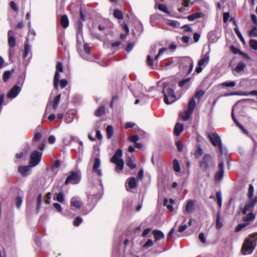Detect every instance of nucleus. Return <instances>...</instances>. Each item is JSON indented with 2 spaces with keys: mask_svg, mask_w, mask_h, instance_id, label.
<instances>
[{
  "mask_svg": "<svg viewBox=\"0 0 257 257\" xmlns=\"http://www.w3.org/2000/svg\"><path fill=\"white\" fill-rule=\"evenodd\" d=\"M22 198L19 196L17 197L16 199V207L17 208H20L22 205Z\"/></svg>",
  "mask_w": 257,
  "mask_h": 257,
  "instance_id": "6e6d98bb",
  "label": "nucleus"
},
{
  "mask_svg": "<svg viewBox=\"0 0 257 257\" xmlns=\"http://www.w3.org/2000/svg\"><path fill=\"white\" fill-rule=\"evenodd\" d=\"M105 112V108L103 106H100L96 111L95 115L97 116H101Z\"/></svg>",
  "mask_w": 257,
  "mask_h": 257,
  "instance_id": "4c0bfd02",
  "label": "nucleus"
},
{
  "mask_svg": "<svg viewBox=\"0 0 257 257\" xmlns=\"http://www.w3.org/2000/svg\"><path fill=\"white\" fill-rule=\"evenodd\" d=\"M184 126L183 124L178 122V136L183 131Z\"/></svg>",
  "mask_w": 257,
  "mask_h": 257,
  "instance_id": "e2e57ef3",
  "label": "nucleus"
},
{
  "mask_svg": "<svg viewBox=\"0 0 257 257\" xmlns=\"http://www.w3.org/2000/svg\"><path fill=\"white\" fill-rule=\"evenodd\" d=\"M193 112L187 109L181 114L180 117L182 120H187L191 116Z\"/></svg>",
  "mask_w": 257,
  "mask_h": 257,
  "instance_id": "393cba45",
  "label": "nucleus"
},
{
  "mask_svg": "<svg viewBox=\"0 0 257 257\" xmlns=\"http://www.w3.org/2000/svg\"><path fill=\"white\" fill-rule=\"evenodd\" d=\"M257 241V233L250 234L246 238L242 247L241 251L243 254H250L254 250Z\"/></svg>",
  "mask_w": 257,
  "mask_h": 257,
  "instance_id": "f03ea898",
  "label": "nucleus"
},
{
  "mask_svg": "<svg viewBox=\"0 0 257 257\" xmlns=\"http://www.w3.org/2000/svg\"><path fill=\"white\" fill-rule=\"evenodd\" d=\"M157 8L161 11L164 12L167 14H169V13L168 11L167 7L166 5L164 4H159L158 5Z\"/></svg>",
  "mask_w": 257,
  "mask_h": 257,
  "instance_id": "37998d69",
  "label": "nucleus"
},
{
  "mask_svg": "<svg viewBox=\"0 0 257 257\" xmlns=\"http://www.w3.org/2000/svg\"><path fill=\"white\" fill-rule=\"evenodd\" d=\"M207 136L214 147L217 146L218 147L220 154L221 155H226L227 153L226 150L225 148H223L222 142L219 135L215 133H212V134L208 133Z\"/></svg>",
  "mask_w": 257,
  "mask_h": 257,
  "instance_id": "7ed1b4c3",
  "label": "nucleus"
},
{
  "mask_svg": "<svg viewBox=\"0 0 257 257\" xmlns=\"http://www.w3.org/2000/svg\"><path fill=\"white\" fill-rule=\"evenodd\" d=\"M257 202V197H255L252 200H248L242 209V213L246 214L248 212H252V210Z\"/></svg>",
  "mask_w": 257,
  "mask_h": 257,
  "instance_id": "9b49d317",
  "label": "nucleus"
},
{
  "mask_svg": "<svg viewBox=\"0 0 257 257\" xmlns=\"http://www.w3.org/2000/svg\"><path fill=\"white\" fill-rule=\"evenodd\" d=\"M82 221V219L81 217L78 216L77 217L73 222L74 225L77 226H78Z\"/></svg>",
  "mask_w": 257,
  "mask_h": 257,
  "instance_id": "8fccbe9b",
  "label": "nucleus"
},
{
  "mask_svg": "<svg viewBox=\"0 0 257 257\" xmlns=\"http://www.w3.org/2000/svg\"><path fill=\"white\" fill-rule=\"evenodd\" d=\"M203 154V150L200 147H198L196 152L195 153V156L196 158L199 157Z\"/></svg>",
  "mask_w": 257,
  "mask_h": 257,
  "instance_id": "4d7b16f0",
  "label": "nucleus"
},
{
  "mask_svg": "<svg viewBox=\"0 0 257 257\" xmlns=\"http://www.w3.org/2000/svg\"><path fill=\"white\" fill-rule=\"evenodd\" d=\"M113 15L115 18L118 20H122L123 18L122 13L117 9H115L114 11Z\"/></svg>",
  "mask_w": 257,
  "mask_h": 257,
  "instance_id": "79ce46f5",
  "label": "nucleus"
},
{
  "mask_svg": "<svg viewBox=\"0 0 257 257\" xmlns=\"http://www.w3.org/2000/svg\"><path fill=\"white\" fill-rule=\"evenodd\" d=\"M201 15L202 14L201 12L195 13L188 17V19L189 21H193L197 18H200Z\"/></svg>",
  "mask_w": 257,
  "mask_h": 257,
  "instance_id": "72a5a7b5",
  "label": "nucleus"
},
{
  "mask_svg": "<svg viewBox=\"0 0 257 257\" xmlns=\"http://www.w3.org/2000/svg\"><path fill=\"white\" fill-rule=\"evenodd\" d=\"M81 179L80 172L71 171L65 181V184L68 185L69 183L73 184H78Z\"/></svg>",
  "mask_w": 257,
  "mask_h": 257,
  "instance_id": "0eeeda50",
  "label": "nucleus"
},
{
  "mask_svg": "<svg viewBox=\"0 0 257 257\" xmlns=\"http://www.w3.org/2000/svg\"><path fill=\"white\" fill-rule=\"evenodd\" d=\"M128 140L131 142L136 143L139 140V137L138 135L130 136Z\"/></svg>",
  "mask_w": 257,
  "mask_h": 257,
  "instance_id": "603ef678",
  "label": "nucleus"
},
{
  "mask_svg": "<svg viewBox=\"0 0 257 257\" xmlns=\"http://www.w3.org/2000/svg\"><path fill=\"white\" fill-rule=\"evenodd\" d=\"M235 82L234 81H230V82H224L222 83L220 85L222 87H233L235 86Z\"/></svg>",
  "mask_w": 257,
  "mask_h": 257,
  "instance_id": "ea45409f",
  "label": "nucleus"
},
{
  "mask_svg": "<svg viewBox=\"0 0 257 257\" xmlns=\"http://www.w3.org/2000/svg\"><path fill=\"white\" fill-rule=\"evenodd\" d=\"M42 204V194H39L37 197V212L38 213L40 211Z\"/></svg>",
  "mask_w": 257,
  "mask_h": 257,
  "instance_id": "f704fd0d",
  "label": "nucleus"
},
{
  "mask_svg": "<svg viewBox=\"0 0 257 257\" xmlns=\"http://www.w3.org/2000/svg\"><path fill=\"white\" fill-rule=\"evenodd\" d=\"M106 133L108 139H110L113 134V129L111 125H109L107 126Z\"/></svg>",
  "mask_w": 257,
  "mask_h": 257,
  "instance_id": "58836bf2",
  "label": "nucleus"
},
{
  "mask_svg": "<svg viewBox=\"0 0 257 257\" xmlns=\"http://www.w3.org/2000/svg\"><path fill=\"white\" fill-rule=\"evenodd\" d=\"M67 81L66 79H62L60 81V85L62 88H64L67 85Z\"/></svg>",
  "mask_w": 257,
  "mask_h": 257,
  "instance_id": "0e129e2a",
  "label": "nucleus"
},
{
  "mask_svg": "<svg viewBox=\"0 0 257 257\" xmlns=\"http://www.w3.org/2000/svg\"><path fill=\"white\" fill-rule=\"evenodd\" d=\"M199 238L203 244L206 243V238L203 233L201 232L199 234Z\"/></svg>",
  "mask_w": 257,
  "mask_h": 257,
  "instance_id": "680f3d73",
  "label": "nucleus"
},
{
  "mask_svg": "<svg viewBox=\"0 0 257 257\" xmlns=\"http://www.w3.org/2000/svg\"><path fill=\"white\" fill-rule=\"evenodd\" d=\"M116 164L115 170L117 172L121 171L124 167V161L123 160H120L118 162L114 163Z\"/></svg>",
  "mask_w": 257,
  "mask_h": 257,
  "instance_id": "c756f323",
  "label": "nucleus"
},
{
  "mask_svg": "<svg viewBox=\"0 0 257 257\" xmlns=\"http://www.w3.org/2000/svg\"><path fill=\"white\" fill-rule=\"evenodd\" d=\"M51 197V193L49 192V193H47V194L46 195V197H45V203L46 204H49L50 203Z\"/></svg>",
  "mask_w": 257,
  "mask_h": 257,
  "instance_id": "69168bd1",
  "label": "nucleus"
},
{
  "mask_svg": "<svg viewBox=\"0 0 257 257\" xmlns=\"http://www.w3.org/2000/svg\"><path fill=\"white\" fill-rule=\"evenodd\" d=\"M218 168L219 170L216 173L214 176L215 181H220L223 178L224 175V163L223 162L219 163Z\"/></svg>",
  "mask_w": 257,
  "mask_h": 257,
  "instance_id": "2eb2a0df",
  "label": "nucleus"
},
{
  "mask_svg": "<svg viewBox=\"0 0 257 257\" xmlns=\"http://www.w3.org/2000/svg\"><path fill=\"white\" fill-rule=\"evenodd\" d=\"M126 165L132 169H135L136 167V165L134 163L132 159L130 157H128L126 160Z\"/></svg>",
  "mask_w": 257,
  "mask_h": 257,
  "instance_id": "c03bdc74",
  "label": "nucleus"
},
{
  "mask_svg": "<svg viewBox=\"0 0 257 257\" xmlns=\"http://www.w3.org/2000/svg\"><path fill=\"white\" fill-rule=\"evenodd\" d=\"M137 187V183L135 177L128 178L125 183V187L127 191H129L131 189H134Z\"/></svg>",
  "mask_w": 257,
  "mask_h": 257,
  "instance_id": "ddd939ff",
  "label": "nucleus"
},
{
  "mask_svg": "<svg viewBox=\"0 0 257 257\" xmlns=\"http://www.w3.org/2000/svg\"><path fill=\"white\" fill-rule=\"evenodd\" d=\"M229 16L230 14L229 12H226L223 14V21L224 23H226L228 21Z\"/></svg>",
  "mask_w": 257,
  "mask_h": 257,
  "instance_id": "052dcab7",
  "label": "nucleus"
},
{
  "mask_svg": "<svg viewBox=\"0 0 257 257\" xmlns=\"http://www.w3.org/2000/svg\"><path fill=\"white\" fill-rule=\"evenodd\" d=\"M84 50L85 54L82 55V57L87 60L91 61L90 54V50L89 47L87 44H85L84 45Z\"/></svg>",
  "mask_w": 257,
  "mask_h": 257,
  "instance_id": "5701e85b",
  "label": "nucleus"
},
{
  "mask_svg": "<svg viewBox=\"0 0 257 257\" xmlns=\"http://www.w3.org/2000/svg\"><path fill=\"white\" fill-rule=\"evenodd\" d=\"M14 69L11 70L6 71L4 72L3 75V80L4 82H7V81L11 78L14 73Z\"/></svg>",
  "mask_w": 257,
  "mask_h": 257,
  "instance_id": "a878e982",
  "label": "nucleus"
},
{
  "mask_svg": "<svg viewBox=\"0 0 257 257\" xmlns=\"http://www.w3.org/2000/svg\"><path fill=\"white\" fill-rule=\"evenodd\" d=\"M122 155V151L120 149H118L115 153L114 156L111 159V162L112 163H115L118 162L120 160H123L121 159Z\"/></svg>",
  "mask_w": 257,
  "mask_h": 257,
  "instance_id": "aec40b11",
  "label": "nucleus"
},
{
  "mask_svg": "<svg viewBox=\"0 0 257 257\" xmlns=\"http://www.w3.org/2000/svg\"><path fill=\"white\" fill-rule=\"evenodd\" d=\"M31 47L29 45L27 42H26L24 46V53L23 54L24 58H26L29 54L31 52Z\"/></svg>",
  "mask_w": 257,
  "mask_h": 257,
  "instance_id": "c85d7f7f",
  "label": "nucleus"
},
{
  "mask_svg": "<svg viewBox=\"0 0 257 257\" xmlns=\"http://www.w3.org/2000/svg\"><path fill=\"white\" fill-rule=\"evenodd\" d=\"M245 67V64L243 62H239L237 64L235 68V70L237 72H240L243 71Z\"/></svg>",
  "mask_w": 257,
  "mask_h": 257,
  "instance_id": "e433bc0d",
  "label": "nucleus"
},
{
  "mask_svg": "<svg viewBox=\"0 0 257 257\" xmlns=\"http://www.w3.org/2000/svg\"><path fill=\"white\" fill-rule=\"evenodd\" d=\"M215 163L213 162L211 156L209 154H205L202 160L200 162V167L204 171H206L209 168L214 167Z\"/></svg>",
  "mask_w": 257,
  "mask_h": 257,
  "instance_id": "423d86ee",
  "label": "nucleus"
},
{
  "mask_svg": "<svg viewBox=\"0 0 257 257\" xmlns=\"http://www.w3.org/2000/svg\"><path fill=\"white\" fill-rule=\"evenodd\" d=\"M22 89L21 87L17 85L14 86L7 94V97L10 98H15L20 92Z\"/></svg>",
  "mask_w": 257,
  "mask_h": 257,
  "instance_id": "4468645a",
  "label": "nucleus"
},
{
  "mask_svg": "<svg viewBox=\"0 0 257 257\" xmlns=\"http://www.w3.org/2000/svg\"><path fill=\"white\" fill-rule=\"evenodd\" d=\"M153 241L151 239H149L144 244L143 247L145 248H147L153 245Z\"/></svg>",
  "mask_w": 257,
  "mask_h": 257,
  "instance_id": "09e8293b",
  "label": "nucleus"
},
{
  "mask_svg": "<svg viewBox=\"0 0 257 257\" xmlns=\"http://www.w3.org/2000/svg\"><path fill=\"white\" fill-rule=\"evenodd\" d=\"M10 6L12 10L14 11L18 12L19 11V9L17 6L16 4L13 1H12L10 3Z\"/></svg>",
  "mask_w": 257,
  "mask_h": 257,
  "instance_id": "864d4df0",
  "label": "nucleus"
},
{
  "mask_svg": "<svg viewBox=\"0 0 257 257\" xmlns=\"http://www.w3.org/2000/svg\"><path fill=\"white\" fill-rule=\"evenodd\" d=\"M209 54L206 53L204 56L198 61V66L195 69L197 73H200L203 70L202 66L207 65L209 61Z\"/></svg>",
  "mask_w": 257,
  "mask_h": 257,
  "instance_id": "1a4fd4ad",
  "label": "nucleus"
},
{
  "mask_svg": "<svg viewBox=\"0 0 257 257\" xmlns=\"http://www.w3.org/2000/svg\"><path fill=\"white\" fill-rule=\"evenodd\" d=\"M176 84V80L170 79L164 86L163 92L164 94V101L167 104H170L177 100L175 94Z\"/></svg>",
  "mask_w": 257,
  "mask_h": 257,
  "instance_id": "f257e3e1",
  "label": "nucleus"
},
{
  "mask_svg": "<svg viewBox=\"0 0 257 257\" xmlns=\"http://www.w3.org/2000/svg\"><path fill=\"white\" fill-rule=\"evenodd\" d=\"M153 234L156 241L161 240L164 237V233L160 230H155L153 231Z\"/></svg>",
  "mask_w": 257,
  "mask_h": 257,
  "instance_id": "bb28decb",
  "label": "nucleus"
},
{
  "mask_svg": "<svg viewBox=\"0 0 257 257\" xmlns=\"http://www.w3.org/2000/svg\"><path fill=\"white\" fill-rule=\"evenodd\" d=\"M250 47L254 50H257V41L251 40L249 42Z\"/></svg>",
  "mask_w": 257,
  "mask_h": 257,
  "instance_id": "49530a36",
  "label": "nucleus"
},
{
  "mask_svg": "<svg viewBox=\"0 0 257 257\" xmlns=\"http://www.w3.org/2000/svg\"><path fill=\"white\" fill-rule=\"evenodd\" d=\"M179 67L184 69L183 73L188 75L192 72L194 67V62L192 58L189 57H184L179 60Z\"/></svg>",
  "mask_w": 257,
  "mask_h": 257,
  "instance_id": "20e7f679",
  "label": "nucleus"
},
{
  "mask_svg": "<svg viewBox=\"0 0 257 257\" xmlns=\"http://www.w3.org/2000/svg\"><path fill=\"white\" fill-rule=\"evenodd\" d=\"M249 35L251 36H257V28L255 27L253 28V29L250 31Z\"/></svg>",
  "mask_w": 257,
  "mask_h": 257,
  "instance_id": "338daca9",
  "label": "nucleus"
},
{
  "mask_svg": "<svg viewBox=\"0 0 257 257\" xmlns=\"http://www.w3.org/2000/svg\"><path fill=\"white\" fill-rule=\"evenodd\" d=\"M205 92L202 90H200L197 91L195 93V96L197 98H201L204 94Z\"/></svg>",
  "mask_w": 257,
  "mask_h": 257,
  "instance_id": "13d9d810",
  "label": "nucleus"
},
{
  "mask_svg": "<svg viewBox=\"0 0 257 257\" xmlns=\"http://www.w3.org/2000/svg\"><path fill=\"white\" fill-rule=\"evenodd\" d=\"M167 50V49L165 48H161L159 50V53L158 54V55H157L156 56H155V61H157V59L159 58V57H160V56H161L164 52H165Z\"/></svg>",
  "mask_w": 257,
  "mask_h": 257,
  "instance_id": "3c124183",
  "label": "nucleus"
},
{
  "mask_svg": "<svg viewBox=\"0 0 257 257\" xmlns=\"http://www.w3.org/2000/svg\"><path fill=\"white\" fill-rule=\"evenodd\" d=\"M97 200L98 198L96 195H92L88 197V201L91 204H94Z\"/></svg>",
  "mask_w": 257,
  "mask_h": 257,
  "instance_id": "de8ad7c7",
  "label": "nucleus"
},
{
  "mask_svg": "<svg viewBox=\"0 0 257 257\" xmlns=\"http://www.w3.org/2000/svg\"><path fill=\"white\" fill-rule=\"evenodd\" d=\"M31 167V166H20L18 171L22 176H27L30 174Z\"/></svg>",
  "mask_w": 257,
  "mask_h": 257,
  "instance_id": "f3484780",
  "label": "nucleus"
},
{
  "mask_svg": "<svg viewBox=\"0 0 257 257\" xmlns=\"http://www.w3.org/2000/svg\"><path fill=\"white\" fill-rule=\"evenodd\" d=\"M243 220L244 222L243 223L238 224L235 228V232H238L242 228L248 225L250 222L253 221L255 217V215L252 212H248L244 214Z\"/></svg>",
  "mask_w": 257,
  "mask_h": 257,
  "instance_id": "39448f33",
  "label": "nucleus"
},
{
  "mask_svg": "<svg viewBox=\"0 0 257 257\" xmlns=\"http://www.w3.org/2000/svg\"><path fill=\"white\" fill-rule=\"evenodd\" d=\"M182 5L183 7L178 9V11L180 13H184L187 10L189 5H193L195 0H182Z\"/></svg>",
  "mask_w": 257,
  "mask_h": 257,
  "instance_id": "6ab92c4d",
  "label": "nucleus"
},
{
  "mask_svg": "<svg viewBox=\"0 0 257 257\" xmlns=\"http://www.w3.org/2000/svg\"><path fill=\"white\" fill-rule=\"evenodd\" d=\"M15 51L14 47H10L9 49V56L10 59H12L15 54Z\"/></svg>",
  "mask_w": 257,
  "mask_h": 257,
  "instance_id": "5fc2aeb1",
  "label": "nucleus"
},
{
  "mask_svg": "<svg viewBox=\"0 0 257 257\" xmlns=\"http://www.w3.org/2000/svg\"><path fill=\"white\" fill-rule=\"evenodd\" d=\"M166 23L168 25H169L172 27H174V28H175L177 25V23L175 21L170 20H167L166 21Z\"/></svg>",
  "mask_w": 257,
  "mask_h": 257,
  "instance_id": "bf43d9fd",
  "label": "nucleus"
},
{
  "mask_svg": "<svg viewBox=\"0 0 257 257\" xmlns=\"http://www.w3.org/2000/svg\"><path fill=\"white\" fill-rule=\"evenodd\" d=\"M216 196V199H217V202L218 204V206H219V208H220L222 205V196H221V192L220 191L217 192Z\"/></svg>",
  "mask_w": 257,
  "mask_h": 257,
  "instance_id": "a18cd8bd",
  "label": "nucleus"
},
{
  "mask_svg": "<svg viewBox=\"0 0 257 257\" xmlns=\"http://www.w3.org/2000/svg\"><path fill=\"white\" fill-rule=\"evenodd\" d=\"M195 209V205L192 200L189 201L185 207V211L188 213H192Z\"/></svg>",
  "mask_w": 257,
  "mask_h": 257,
  "instance_id": "b1692460",
  "label": "nucleus"
},
{
  "mask_svg": "<svg viewBox=\"0 0 257 257\" xmlns=\"http://www.w3.org/2000/svg\"><path fill=\"white\" fill-rule=\"evenodd\" d=\"M56 68V71L55 72L54 78V87L55 89H57L60 77L59 72L63 71L62 63L60 62H57Z\"/></svg>",
  "mask_w": 257,
  "mask_h": 257,
  "instance_id": "9d476101",
  "label": "nucleus"
},
{
  "mask_svg": "<svg viewBox=\"0 0 257 257\" xmlns=\"http://www.w3.org/2000/svg\"><path fill=\"white\" fill-rule=\"evenodd\" d=\"M156 53V49L155 48H152L150 51V54L147 57V61L149 66H152L154 68V63L153 60L152 58L154 57L155 56V54Z\"/></svg>",
  "mask_w": 257,
  "mask_h": 257,
  "instance_id": "4be33fe9",
  "label": "nucleus"
},
{
  "mask_svg": "<svg viewBox=\"0 0 257 257\" xmlns=\"http://www.w3.org/2000/svg\"><path fill=\"white\" fill-rule=\"evenodd\" d=\"M54 200H56L59 202L63 203L64 201L63 193L62 192H60L57 194L56 198H54Z\"/></svg>",
  "mask_w": 257,
  "mask_h": 257,
  "instance_id": "c9c22d12",
  "label": "nucleus"
},
{
  "mask_svg": "<svg viewBox=\"0 0 257 257\" xmlns=\"http://www.w3.org/2000/svg\"><path fill=\"white\" fill-rule=\"evenodd\" d=\"M81 201L78 197H74L70 200V205L76 209H79L81 206Z\"/></svg>",
  "mask_w": 257,
  "mask_h": 257,
  "instance_id": "a211bd4d",
  "label": "nucleus"
},
{
  "mask_svg": "<svg viewBox=\"0 0 257 257\" xmlns=\"http://www.w3.org/2000/svg\"><path fill=\"white\" fill-rule=\"evenodd\" d=\"M60 98H61V94H59L58 95H57V96H56L54 97L53 101L51 100H50L48 101L47 105V107H46V108L45 110V112L44 114V116H45L46 115V112H47V110L49 105H50L52 104V108L54 110H55L58 107L60 100Z\"/></svg>",
  "mask_w": 257,
  "mask_h": 257,
  "instance_id": "f8f14e48",
  "label": "nucleus"
},
{
  "mask_svg": "<svg viewBox=\"0 0 257 257\" xmlns=\"http://www.w3.org/2000/svg\"><path fill=\"white\" fill-rule=\"evenodd\" d=\"M61 24L64 28H66L68 26L69 20L66 15H64L62 16L61 18Z\"/></svg>",
  "mask_w": 257,
  "mask_h": 257,
  "instance_id": "cd10ccee",
  "label": "nucleus"
},
{
  "mask_svg": "<svg viewBox=\"0 0 257 257\" xmlns=\"http://www.w3.org/2000/svg\"><path fill=\"white\" fill-rule=\"evenodd\" d=\"M55 137L53 135H50L48 138V143L50 144H53L55 142Z\"/></svg>",
  "mask_w": 257,
  "mask_h": 257,
  "instance_id": "774afa93",
  "label": "nucleus"
},
{
  "mask_svg": "<svg viewBox=\"0 0 257 257\" xmlns=\"http://www.w3.org/2000/svg\"><path fill=\"white\" fill-rule=\"evenodd\" d=\"M220 213L218 212L217 213L216 223V227L218 229H220L222 227V223L220 221Z\"/></svg>",
  "mask_w": 257,
  "mask_h": 257,
  "instance_id": "a19ab883",
  "label": "nucleus"
},
{
  "mask_svg": "<svg viewBox=\"0 0 257 257\" xmlns=\"http://www.w3.org/2000/svg\"><path fill=\"white\" fill-rule=\"evenodd\" d=\"M195 106H196L195 101L194 99L193 98H192L190 100V101L188 103L187 109L192 112H193L194 108L195 107Z\"/></svg>",
  "mask_w": 257,
  "mask_h": 257,
  "instance_id": "473e14b6",
  "label": "nucleus"
},
{
  "mask_svg": "<svg viewBox=\"0 0 257 257\" xmlns=\"http://www.w3.org/2000/svg\"><path fill=\"white\" fill-rule=\"evenodd\" d=\"M42 154L38 151L33 152L30 156V166L35 167L39 164L41 160Z\"/></svg>",
  "mask_w": 257,
  "mask_h": 257,
  "instance_id": "6e6552de",
  "label": "nucleus"
},
{
  "mask_svg": "<svg viewBox=\"0 0 257 257\" xmlns=\"http://www.w3.org/2000/svg\"><path fill=\"white\" fill-rule=\"evenodd\" d=\"M253 192H254L253 186L252 184H250L249 185L248 191V193H247V196H248L249 200H253V199H254L253 198Z\"/></svg>",
  "mask_w": 257,
  "mask_h": 257,
  "instance_id": "2f4dec72",
  "label": "nucleus"
},
{
  "mask_svg": "<svg viewBox=\"0 0 257 257\" xmlns=\"http://www.w3.org/2000/svg\"><path fill=\"white\" fill-rule=\"evenodd\" d=\"M101 161L99 158H95L94 159V163L93 165L92 169L93 171L97 174V175L99 176H102V171L101 169H99L100 166Z\"/></svg>",
  "mask_w": 257,
  "mask_h": 257,
  "instance_id": "dca6fc26",
  "label": "nucleus"
},
{
  "mask_svg": "<svg viewBox=\"0 0 257 257\" xmlns=\"http://www.w3.org/2000/svg\"><path fill=\"white\" fill-rule=\"evenodd\" d=\"M13 32L12 30L8 31V45L9 47H15L16 46V38L12 36Z\"/></svg>",
  "mask_w": 257,
  "mask_h": 257,
  "instance_id": "412c9836",
  "label": "nucleus"
},
{
  "mask_svg": "<svg viewBox=\"0 0 257 257\" xmlns=\"http://www.w3.org/2000/svg\"><path fill=\"white\" fill-rule=\"evenodd\" d=\"M190 80V78H187L180 81L178 84L179 86L180 87L186 86L187 88H188L189 86V82Z\"/></svg>",
  "mask_w": 257,
  "mask_h": 257,
  "instance_id": "7c9ffc66",
  "label": "nucleus"
}]
</instances>
